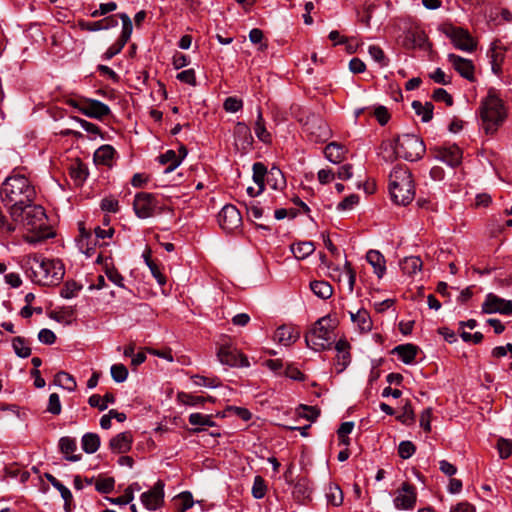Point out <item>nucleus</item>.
<instances>
[{"instance_id":"bf43d9fd","label":"nucleus","mask_w":512,"mask_h":512,"mask_svg":"<svg viewBox=\"0 0 512 512\" xmlns=\"http://www.w3.org/2000/svg\"><path fill=\"white\" fill-rule=\"evenodd\" d=\"M133 489H134V485H129L125 491H124V494L119 496V497H116V498H111L110 501L111 503L113 504H117V505H126V504H129L130 502L133 501L134 499V495H133Z\"/></svg>"},{"instance_id":"c9c22d12","label":"nucleus","mask_w":512,"mask_h":512,"mask_svg":"<svg viewBox=\"0 0 512 512\" xmlns=\"http://www.w3.org/2000/svg\"><path fill=\"white\" fill-rule=\"evenodd\" d=\"M315 250V246L311 241H303L291 245V252L297 259H305Z\"/></svg>"},{"instance_id":"603ef678","label":"nucleus","mask_w":512,"mask_h":512,"mask_svg":"<svg viewBox=\"0 0 512 512\" xmlns=\"http://www.w3.org/2000/svg\"><path fill=\"white\" fill-rule=\"evenodd\" d=\"M267 486L265 480L261 476L254 478L252 486V495L255 499H262L266 495Z\"/></svg>"},{"instance_id":"cd10ccee","label":"nucleus","mask_w":512,"mask_h":512,"mask_svg":"<svg viewBox=\"0 0 512 512\" xmlns=\"http://www.w3.org/2000/svg\"><path fill=\"white\" fill-rule=\"evenodd\" d=\"M60 451L65 455L68 461L76 462L81 459V455L74 454L77 450V443L75 439L65 436L59 440Z\"/></svg>"},{"instance_id":"72a5a7b5","label":"nucleus","mask_w":512,"mask_h":512,"mask_svg":"<svg viewBox=\"0 0 512 512\" xmlns=\"http://www.w3.org/2000/svg\"><path fill=\"white\" fill-rule=\"evenodd\" d=\"M292 494L295 500L300 503L309 499L311 494L309 481L306 478L299 479L294 485Z\"/></svg>"},{"instance_id":"e2e57ef3","label":"nucleus","mask_w":512,"mask_h":512,"mask_svg":"<svg viewBox=\"0 0 512 512\" xmlns=\"http://www.w3.org/2000/svg\"><path fill=\"white\" fill-rule=\"evenodd\" d=\"M61 410L62 407L59 395L57 393H52L49 396L47 411L53 415H59Z\"/></svg>"},{"instance_id":"864d4df0","label":"nucleus","mask_w":512,"mask_h":512,"mask_svg":"<svg viewBox=\"0 0 512 512\" xmlns=\"http://www.w3.org/2000/svg\"><path fill=\"white\" fill-rule=\"evenodd\" d=\"M111 376L115 382L122 383L128 377V370L123 364H114L111 366Z\"/></svg>"},{"instance_id":"6ab92c4d","label":"nucleus","mask_w":512,"mask_h":512,"mask_svg":"<svg viewBox=\"0 0 512 512\" xmlns=\"http://www.w3.org/2000/svg\"><path fill=\"white\" fill-rule=\"evenodd\" d=\"M305 131L315 137L316 141H325L329 135V129L325 121L318 117H312L304 124Z\"/></svg>"},{"instance_id":"1a4fd4ad","label":"nucleus","mask_w":512,"mask_h":512,"mask_svg":"<svg viewBox=\"0 0 512 512\" xmlns=\"http://www.w3.org/2000/svg\"><path fill=\"white\" fill-rule=\"evenodd\" d=\"M70 105L78 108L80 112L90 118L102 119L111 113L108 105L91 98H82L78 101L70 100Z\"/></svg>"},{"instance_id":"c85d7f7f","label":"nucleus","mask_w":512,"mask_h":512,"mask_svg":"<svg viewBox=\"0 0 512 512\" xmlns=\"http://www.w3.org/2000/svg\"><path fill=\"white\" fill-rule=\"evenodd\" d=\"M418 348L413 344H402L396 346L392 353L397 355L398 358L405 364H411L415 360Z\"/></svg>"},{"instance_id":"37998d69","label":"nucleus","mask_w":512,"mask_h":512,"mask_svg":"<svg viewBox=\"0 0 512 512\" xmlns=\"http://www.w3.org/2000/svg\"><path fill=\"white\" fill-rule=\"evenodd\" d=\"M254 131H255L257 138L260 141H262L264 143H268L271 141V134L266 130L265 122L263 119L261 109H258V112H257V119L255 122Z\"/></svg>"},{"instance_id":"5701e85b","label":"nucleus","mask_w":512,"mask_h":512,"mask_svg":"<svg viewBox=\"0 0 512 512\" xmlns=\"http://www.w3.org/2000/svg\"><path fill=\"white\" fill-rule=\"evenodd\" d=\"M426 42H427V36L424 33V31L415 27V28H409L405 32V36L402 41V45L406 49H414L416 47L424 48Z\"/></svg>"},{"instance_id":"a211bd4d","label":"nucleus","mask_w":512,"mask_h":512,"mask_svg":"<svg viewBox=\"0 0 512 512\" xmlns=\"http://www.w3.org/2000/svg\"><path fill=\"white\" fill-rule=\"evenodd\" d=\"M337 351L335 366L338 373L343 372L351 362V345L346 339H340L335 344Z\"/></svg>"},{"instance_id":"58836bf2","label":"nucleus","mask_w":512,"mask_h":512,"mask_svg":"<svg viewBox=\"0 0 512 512\" xmlns=\"http://www.w3.org/2000/svg\"><path fill=\"white\" fill-rule=\"evenodd\" d=\"M115 154V149L111 145H102L94 153V159L97 163L110 165Z\"/></svg>"},{"instance_id":"3c124183","label":"nucleus","mask_w":512,"mask_h":512,"mask_svg":"<svg viewBox=\"0 0 512 512\" xmlns=\"http://www.w3.org/2000/svg\"><path fill=\"white\" fill-rule=\"evenodd\" d=\"M81 289L82 285L78 284L77 282L67 281L61 290V296L66 299L76 297Z\"/></svg>"},{"instance_id":"aec40b11","label":"nucleus","mask_w":512,"mask_h":512,"mask_svg":"<svg viewBox=\"0 0 512 512\" xmlns=\"http://www.w3.org/2000/svg\"><path fill=\"white\" fill-rule=\"evenodd\" d=\"M235 145L246 151L252 147L253 137L250 128L243 122H238L234 127Z\"/></svg>"},{"instance_id":"4c0bfd02","label":"nucleus","mask_w":512,"mask_h":512,"mask_svg":"<svg viewBox=\"0 0 512 512\" xmlns=\"http://www.w3.org/2000/svg\"><path fill=\"white\" fill-rule=\"evenodd\" d=\"M267 185L273 190L282 189L285 186V179L280 169L273 167L267 174Z\"/></svg>"},{"instance_id":"20e7f679","label":"nucleus","mask_w":512,"mask_h":512,"mask_svg":"<svg viewBox=\"0 0 512 512\" xmlns=\"http://www.w3.org/2000/svg\"><path fill=\"white\" fill-rule=\"evenodd\" d=\"M389 190L393 201L407 205L415 196L411 172L405 166H396L389 176Z\"/></svg>"},{"instance_id":"69168bd1","label":"nucleus","mask_w":512,"mask_h":512,"mask_svg":"<svg viewBox=\"0 0 512 512\" xmlns=\"http://www.w3.org/2000/svg\"><path fill=\"white\" fill-rule=\"evenodd\" d=\"M192 379H193L194 384L197 386H205V387L214 388L220 384L218 378H207L204 376L196 375V376H193Z\"/></svg>"},{"instance_id":"13d9d810","label":"nucleus","mask_w":512,"mask_h":512,"mask_svg":"<svg viewBox=\"0 0 512 512\" xmlns=\"http://www.w3.org/2000/svg\"><path fill=\"white\" fill-rule=\"evenodd\" d=\"M79 240L78 244L82 251H84L88 256L91 255L90 250L91 248L88 247V241L91 237V233L87 231L84 226L81 224L79 227Z\"/></svg>"},{"instance_id":"a878e982","label":"nucleus","mask_w":512,"mask_h":512,"mask_svg":"<svg viewBox=\"0 0 512 512\" xmlns=\"http://www.w3.org/2000/svg\"><path fill=\"white\" fill-rule=\"evenodd\" d=\"M379 156L388 163L395 161L399 156V149L397 144V139L395 141L392 140H384L382 141L379 148Z\"/></svg>"},{"instance_id":"de8ad7c7","label":"nucleus","mask_w":512,"mask_h":512,"mask_svg":"<svg viewBox=\"0 0 512 512\" xmlns=\"http://www.w3.org/2000/svg\"><path fill=\"white\" fill-rule=\"evenodd\" d=\"M16 228V223L12 219L9 221L0 209V236L11 235L16 231Z\"/></svg>"},{"instance_id":"f3484780","label":"nucleus","mask_w":512,"mask_h":512,"mask_svg":"<svg viewBox=\"0 0 512 512\" xmlns=\"http://www.w3.org/2000/svg\"><path fill=\"white\" fill-rule=\"evenodd\" d=\"M435 157L450 167H457L462 161V151L455 144L441 146L435 149Z\"/></svg>"},{"instance_id":"4468645a","label":"nucleus","mask_w":512,"mask_h":512,"mask_svg":"<svg viewBox=\"0 0 512 512\" xmlns=\"http://www.w3.org/2000/svg\"><path fill=\"white\" fill-rule=\"evenodd\" d=\"M417 501V492L415 487L404 482L397 490V495L393 500L394 506L400 510L413 509Z\"/></svg>"},{"instance_id":"ea45409f","label":"nucleus","mask_w":512,"mask_h":512,"mask_svg":"<svg viewBox=\"0 0 512 512\" xmlns=\"http://www.w3.org/2000/svg\"><path fill=\"white\" fill-rule=\"evenodd\" d=\"M267 168L261 162L253 164V180L258 186V193H262L265 188V177L267 178Z\"/></svg>"},{"instance_id":"c756f323","label":"nucleus","mask_w":512,"mask_h":512,"mask_svg":"<svg viewBox=\"0 0 512 512\" xmlns=\"http://www.w3.org/2000/svg\"><path fill=\"white\" fill-rule=\"evenodd\" d=\"M346 152L347 149L337 142L329 143L324 150L326 158L335 164L344 160Z\"/></svg>"},{"instance_id":"bb28decb","label":"nucleus","mask_w":512,"mask_h":512,"mask_svg":"<svg viewBox=\"0 0 512 512\" xmlns=\"http://www.w3.org/2000/svg\"><path fill=\"white\" fill-rule=\"evenodd\" d=\"M366 259L373 267L374 273L378 278H382L386 271V261L384 256L377 250H369L366 254Z\"/></svg>"},{"instance_id":"4d7b16f0","label":"nucleus","mask_w":512,"mask_h":512,"mask_svg":"<svg viewBox=\"0 0 512 512\" xmlns=\"http://www.w3.org/2000/svg\"><path fill=\"white\" fill-rule=\"evenodd\" d=\"M368 52L370 56L382 67L388 65V60L385 57L383 50L376 45L369 46Z\"/></svg>"},{"instance_id":"49530a36","label":"nucleus","mask_w":512,"mask_h":512,"mask_svg":"<svg viewBox=\"0 0 512 512\" xmlns=\"http://www.w3.org/2000/svg\"><path fill=\"white\" fill-rule=\"evenodd\" d=\"M69 174L77 185H81L88 176L87 167L83 163L79 162L70 167Z\"/></svg>"},{"instance_id":"774afa93","label":"nucleus","mask_w":512,"mask_h":512,"mask_svg":"<svg viewBox=\"0 0 512 512\" xmlns=\"http://www.w3.org/2000/svg\"><path fill=\"white\" fill-rule=\"evenodd\" d=\"M243 107L242 100L236 97H228L224 102V109L227 112L235 113Z\"/></svg>"},{"instance_id":"2f4dec72","label":"nucleus","mask_w":512,"mask_h":512,"mask_svg":"<svg viewBox=\"0 0 512 512\" xmlns=\"http://www.w3.org/2000/svg\"><path fill=\"white\" fill-rule=\"evenodd\" d=\"M325 496H326L328 504H330L334 507H339L343 503V499H344L343 492H342L340 486L336 483L330 482L328 484V486L326 488Z\"/></svg>"},{"instance_id":"f257e3e1","label":"nucleus","mask_w":512,"mask_h":512,"mask_svg":"<svg viewBox=\"0 0 512 512\" xmlns=\"http://www.w3.org/2000/svg\"><path fill=\"white\" fill-rule=\"evenodd\" d=\"M0 198L7 207L9 216H18L19 207L34 202L36 191L30 180L23 174L13 171L0 187Z\"/></svg>"},{"instance_id":"7ed1b4c3","label":"nucleus","mask_w":512,"mask_h":512,"mask_svg":"<svg viewBox=\"0 0 512 512\" xmlns=\"http://www.w3.org/2000/svg\"><path fill=\"white\" fill-rule=\"evenodd\" d=\"M506 117L507 111L500 93L495 88H489L480 105V118L485 133L494 134L504 123Z\"/></svg>"},{"instance_id":"680f3d73","label":"nucleus","mask_w":512,"mask_h":512,"mask_svg":"<svg viewBox=\"0 0 512 512\" xmlns=\"http://www.w3.org/2000/svg\"><path fill=\"white\" fill-rule=\"evenodd\" d=\"M497 449L502 459L508 458L512 454V441L500 438L497 442Z\"/></svg>"},{"instance_id":"ddd939ff","label":"nucleus","mask_w":512,"mask_h":512,"mask_svg":"<svg viewBox=\"0 0 512 512\" xmlns=\"http://www.w3.org/2000/svg\"><path fill=\"white\" fill-rule=\"evenodd\" d=\"M482 312L485 314L499 313L512 316V301L505 300L493 293H489L486 295L485 301L482 304Z\"/></svg>"},{"instance_id":"a18cd8bd","label":"nucleus","mask_w":512,"mask_h":512,"mask_svg":"<svg viewBox=\"0 0 512 512\" xmlns=\"http://www.w3.org/2000/svg\"><path fill=\"white\" fill-rule=\"evenodd\" d=\"M46 478L51 485L60 492L61 497L65 501V505H69L73 499L71 491L51 474H46Z\"/></svg>"},{"instance_id":"a19ab883","label":"nucleus","mask_w":512,"mask_h":512,"mask_svg":"<svg viewBox=\"0 0 512 512\" xmlns=\"http://www.w3.org/2000/svg\"><path fill=\"white\" fill-rule=\"evenodd\" d=\"M81 444L86 453H95L100 447V437L96 433H86L82 437Z\"/></svg>"},{"instance_id":"8fccbe9b","label":"nucleus","mask_w":512,"mask_h":512,"mask_svg":"<svg viewBox=\"0 0 512 512\" xmlns=\"http://www.w3.org/2000/svg\"><path fill=\"white\" fill-rule=\"evenodd\" d=\"M189 423L193 426H214L212 416L202 413H192L189 416Z\"/></svg>"},{"instance_id":"6e6552de","label":"nucleus","mask_w":512,"mask_h":512,"mask_svg":"<svg viewBox=\"0 0 512 512\" xmlns=\"http://www.w3.org/2000/svg\"><path fill=\"white\" fill-rule=\"evenodd\" d=\"M440 30L451 39L457 49L466 52L476 49L477 42L467 29L452 24H443Z\"/></svg>"},{"instance_id":"338daca9","label":"nucleus","mask_w":512,"mask_h":512,"mask_svg":"<svg viewBox=\"0 0 512 512\" xmlns=\"http://www.w3.org/2000/svg\"><path fill=\"white\" fill-rule=\"evenodd\" d=\"M176 78L186 84H189L191 86L196 85V76L195 71L193 69H187L184 71H181L177 74Z\"/></svg>"},{"instance_id":"0e129e2a","label":"nucleus","mask_w":512,"mask_h":512,"mask_svg":"<svg viewBox=\"0 0 512 512\" xmlns=\"http://www.w3.org/2000/svg\"><path fill=\"white\" fill-rule=\"evenodd\" d=\"M432 98L437 102H445L447 106L453 105L452 96L443 88L435 89Z\"/></svg>"},{"instance_id":"c03bdc74","label":"nucleus","mask_w":512,"mask_h":512,"mask_svg":"<svg viewBox=\"0 0 512 512\" xmlns=\"http://www.w3.org/2000/svg\"><path fill=\"white\" fill-rule=\"evenodd\" d=\"M12 347L18 357L27 358L31 355V348L25 338L17 336L12 340Z\"/></svg>"},{"instance_id":"423d86ee","label":"nucleus","mask_w":512,"mask_h":512,"mask_svg":"<svg viewBox=\"0 0 512 512\" xmlns=\"http://www.w3.org/2000/svg\"><path fill=\"white\" fill-rule=\"evenodd\" d=\"M19 209L21 213L17 217L10 216L16 226L21 225L28 232H43L47 228V216L41 205L29 202ZM40 236L45 237L43 233Z\"/></svg>"},{"instance_id":"393cba45","label":"nucleus","mask_w":512,"mask_h":512,"mask_svg":"<svg viewBox=\"0 0 512 512\" xmlns=\"http://www.w3.org/2000/svg\"><path fill=\"white\" fill-rule=\"evenodd\" d=\"M351 321L357 325L361 333H368L373 328V322L369 312L365 309H359L356 313L350 312Z\"/></svg>"},{"instance_id":"79ce46f5","label":"nucleus","mask_w":512,"mask_h":512,"mask_svg":"<svg viewBox=\"0 0 512 512\" xmlns=\"http://www.w3.org/2000/svg\"><path fill=\"white\" fill-rule=\"evenodd\" d=\"M54 384L68 391H74L77 387L74 377L65 371H60L55 375Z\"/></svg>"},{"instance_id":"6e6d98bb","label":"nucleus","mask_w":512,"mask_h":512,"mask_svg":"<svg viewBox=\"0 0 512 512\" xmlns=\"http://www.w3.org/2000/svg\"><path fill=\"white\" fill-rule=\"evenodd\" d=\"M354 428V423L353 422H343L338 431H337V434H338V438L341 442V444H344V445H348L349 444V438H348V435L352 432Z\"/></svg>"},{"instance_id":"9b49d317","label":"nucleus","mask_w":512,"mask_h":512,"mask_svg":"<svg viewBox=\"0 0 512 512\" xmlns=\"http://www.w3.org/2000/svg\"><path fill=\"white\" fill-rule=\"evenodd\" d=\"M164 482L158 480L153 487L141 494L140 500L143 506L154 511L162 507L164 503Z\"/></svg>"},{"instance_id":"f8f14e48","label":"nucleus","mask_w":512,"mask_h":512,"mask_svg":"<svg viewBox=\"0 0 512 512\" xmlns=\"http://www.w3.org/2000/svg\"><path fill=\"white\" fill-rule=\"evenodd\" d=\"M217 357L222 364L231 367H248V358L231 345H223L219 348Z\"/></svg>"},{"instance_id":"f03ea898","label":"nucleus","mask_w":512,"mask_h":512,"mask_svg":"<svg viewBox=\"0 0 512 512\" xmlns=\"http://www.w3.org/2000/svg\"><path fill=\"white\" fill-rule=\"evenodd\" d=\"M26 266L31 271L32 281L43 286L58 284L65 274L60 260L47 259L39 254L29 255Z\"/></svg>"},{"instance_id":"b1692460","label":"nucleus","mask_w":512,"mask_h":512,"mask_svg":"<svg viewBox=\"0 0 512 512\" xmlns=\"http://www.w3.org/2000/svg\"><path fill=\"white\" fill-rule=\"evenodd\" d=\"M300 337V332L292 326H280L277 328L274 339L285 346L295 343Z\"/></svg>"},{"instance_id":"412c9836","label":"nucleus","mask_w":512,"mask_h":512,"mask_svg":"<svg viewBox=\"0 0 512 512\" xmlns=\"http://www.w3.org/2000/svg\"><path fill=\"white\" fill-rule=\"evenodd\" d=\"M133 435L129 431L121 432L110 439L109 447L113 453H127L132 446Z\"/></svg>"},{"instance_id":"09e8293b","label":"nucleus","mask_w":512,"mask_h":512,"mask_svg":"<svg viewBox=\"0 0 512 512\" xmlns=\"http://www.w3.org/2000/svg\"><path fill=\"white\" fill-rule=\"evenodd\" d=\"M177 400L184 405L197 406L203 404L206 399L202 396H195L186 392H179L177 394Z\"/></svg>"},{"instance_id":"2eb2a0df","label":"nucleus","mask_w":512,"mask_h":512,"mask_svg":"<svg viewBox=\"0 0 512 512\" xmlns=\"http://www.w3.org/2000/svg\"><path fill=\"white\" fill-rule=\"evenodd\" d=\"M155 208L156 201L152 194L141 192L135 195L133 209L139 218L146 219L152 217L154 215Z\"/></svg>"},{"instance_id":"4be33fe9","label":"nucleus","mask_w":512,"mask_h":512,"mask_svg":"<svg viewBox=\"0 0 512 512\" xmlns=\"http://www.w3.org/2000/svg\"><path fill=\"white\" fill-rule=\"evenodd\" d=\"M448 61L453 68L464 78L472 80L474 76V65L471 60L465 59L456 54H449Z\"/></svg>"},{"instance_id":"39448f33","label":"nucleus","mask_w":512,"mask_h":512,"mask_svg":"<svg viewBox=\"0 0 512 512\" xmlns=\"http://www.w3.org/2000/svg\"><path fill=\"white\" fill-rule=\"evenodd\" d=\"M335 327V322L329 315L319 318L305 334L307 346L315 351L331 349Z\"/></svg>"},{"instance_id":"0eeeda50","label":"nucleus","mask_w":512,"mask_h":512,"mask_svg":"<svg viewBox=\"0 0 512 512\" xmlns=\"http://www.w3.org/2000/svg\"><path fill=\"white\" fill-rule=\"evenodd\" d=\"M399 156L407 161H417L423 157L426 151L421 138L414 134H403L397 138Z\"/></svg>"},{"instance_id":"e433bc0d","label":"nucleus","mask_w":512,"mask_h":512,"mask_svg":"<svg viewBox=\"0 0 512 512\" xmlns=\"http://www.w3.org/2000/svg\"><path fill=\"white\" fill-rule=\"evenodd\" d=\"M412 108L418 116H421L422 122H429L433 117L434 106L431 102L422 104L420 101H413Z\"/></svg>"},{"instance_id":"473e14b6","label":"nucleus","mask_w":512,"mask_h":512,"mask_svg":"<svg viewBox=\"0 0 512 512\" xmlns=\"http://www.w3.org/2000/svg\"><path fill=\"white\" fill-rule=\"evenodd\" d=\"M422 260L418 256L405 257L400 262V267L403 273L412 276L422 269Z\"/></svg>"},{"instance_id":"7c9ffc66","label":"nucleus","mask_w":512,"mask_h":512,"mask_svg":"<svg viewBox=\"0 0 512 512\" xmlns=\"http://www.w3.org/2000/svg\"><path fill=\"white\" fill-rule=\"evenodd\" d=\"M159 162L165 165L164 173H171L176 169L182 162V157H179L174 150H167L165 153L159 156Z\"/></svg>"},{"instance_id":"dca6fc26","label":"nucleus","mask_w":512,"mask_h":512,"mask_svg":"<svg viewBox=\"0 0 512 512\" xmlns=\"http://www.w3.org/2000/svg\"><path fill=\"white\" fill-rule=\"evenodd\" d=\"M507 49V46L501 40L496 39L491 43L487 51L491 70L495 75H500L502 73V65L505 60Z\"/></svg>"},{"instance_id":"052dcab7","label":"nucleus","mask_w":512,"mask_h":512,"mask_svg":"<svg viewBox=\"0 0 512 512\" xmlns=\"http://www.w3.org/2000/svg\"><path fill=\"white\" fill-rule=\"evenodd\" d=\"M415 451L416 447L411 441H402L398 446V454L402 459L410 458Z\"/></svg>"},{"instance_id":"9d476101","label":"nucleus","mask_w":512,"mask_h":512,"mask_svg":"<svg viewBox=\"0 0 512 512\" xmlns=\"http://www.w3.org/2000/svg\"><path fill=\"white\" fill-rule=\"evenodd\" d=\"M218 222L223 230L233 232L241 227L242 216L240 211L234 205L227 204L219 212Z\"/></svg>"},{"instance_id":"f704fd0d","label":"nucleus","mask_w":512,"mask_h":512,"mask_svg":"<svg viewBox=\"0 0 512 512\" xmlns=\"http://www.w3.org/2000/svg\"><path fill=\"white\" fill-rule=\"evenodd\" d=\"M312 292L321 299H328L333 294V287L324 280H315L310 283Z\"/></svg>"},{"instance_id":"5fc2aeb1","label":"nucleus","mask_w":512,"mask_h":512,"mask_svg":"<svg viewBox=\"0 0 512 512\" xmlns=\"http://www.w3.org/2000/svg\"><path fill=\"white\" fill-rule=\"evenodd\" d=\"M115 481L111 477L100 478L95 483V488L98 492L108 494L113 491Z\"/></svg>"}]
</instances>
